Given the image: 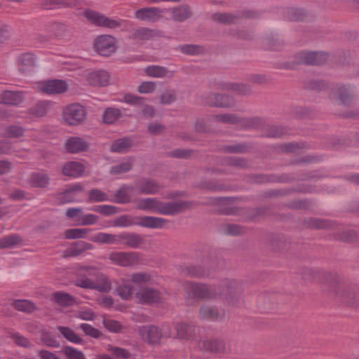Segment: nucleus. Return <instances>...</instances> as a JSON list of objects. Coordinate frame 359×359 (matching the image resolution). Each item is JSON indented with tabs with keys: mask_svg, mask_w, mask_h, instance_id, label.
<instances>
[{
	"mask_svg": "<svg viewBox=\"0 0 359 359\" xmlns=\"http://www.w3.org/2000/svg\"><path fill=\"white\" fill-rule=\"evenodd\" d=\"M191 205L190 201L163 202L156 198H146L137 202V208L163 215H174L182 212Z\"/></svg>",
	"mask_w": 359,
	"mask_h": 359,
	"instance_id": "f257e3e1",
	"label": "nucleus"
},
{
	"mask_svg": "<svg viewBox=\"0 0 359 359\" xmlns=\"http://www.w3.org/2000/svg\"><path fill=\"white\" fill-rule=\"evenodd\" d=\"M218 298H223L233 306H240L244 302L243 283L234 278H224L217 285Z\"/></svg>",
	"mask_w": 359,
	"mask_h": 359,
	"instance_id": "f03ea898",
	"label": "nucleus"
},
{
	"mask_svg": "<svg viewBox=\"0 0 359 359\" xmlns=\"http://www.w3.org/2000/svg\"><path fill=\"white\" fill-rule=\"evenodd\" d=\"M168 221L162 217L154 216L133 217L129 215H121L114 220V226L128 227L134 225L149 229H161Z\"/></svg>",
	"mask_w": 359,
	"mask_h": 359,
	"instance_id": "7ed1b4c3",
	"label": "nucleus"
},
{
	"mask_svg": "<svg viewBox=\"0 0 359 359\" xmlns=\"http://www.w3.org/2000/svg\"><path fill=\"white\" fill-rule=\"evenodd\" d=\"M186 298L194 299H212L218 298L217 287L196 282H187L184 284Z\"/></svg>",
	"mask_w": 359,
	"mask_h": 359,
	"instance_id": "20e7f679",
	"label": "nucleus"
},
{
	"mask_svg": "<svg viewBox=\"0 0 359 359\" xmlns=\"http://www.w3.org/2000/svg\"><path fill=\"white\" fill-rule=\"evenodd\" d=\"M223 263L222 260L217 259L215 256H208L204 259L203 266L191 265L184 268V273L191 278H203L208 276L211 271L217 270L219 265Z\"/></svg>",
	"mask_w": 359,
	"mask_h": 359,
	"instance_id": "39448f33",
	"label": "nucleus"
},
{
	"mask_svg": "<svg viewBox=\"0 0 359 359\" xmlns=\"http://www.w3.org/2000/svg\"><path fill=\"white\" fill-rule=\"evenodd\" d=\"M83 15L90 23L111 29L121 28L126 22L125 20L111 18L90 8L86 9L83 12Z\"/></svg>",
	"mask_w": 359,
	"mask_h": 359,
	"instance_id": "423d86ee",
	"label": "nucleus"
},
{
	"mask_svg": "<svg viewBox=\"0 0 359 359\" xmlns=\"http://www.w3.org/2000/svg\"><path fill=\"white\" fill-rule=\"evenodd\" d=\"M87 112L84 107L79 104L74 103L66 107L63 118L69 126H78L84 122Z\"/></svg>",
	"mask_w": 359,
	"mask_h": 359,
	"instance_id": "0eeeda50",
	"label": "nucleus"
},
{
	"mask_svg": "<svg viewBox=\"0 0 359 359\" xmlns=\"http://www.w3.org/2000/svg\"><path fill=\"white\" fill-rule=\"evenodd\" d=\"M96 51L102 56H109L116 50V39L111 35L97 36L94 43Z\"/></svg>",
	"mask_w": 359,
	"mask_h": 359,
	"instance_id": "6e6552de",
	"label": "nucleus"
},
{
	"mask_svg": "<svg viewBox=\"0 0 359 359\" xmlns=\"http://www.w3.org/2000/svg\"><path fill=\"white\" fill-rule=\"evenodd\" d=\"M256 16V13L251 11H241L236 13H215L211 18L213 21L224 25H231L237 22L241 18H251Z\"/></svg>",
	"mask_w": 359,
	"mask_h": 359,
	"instance_id": "1a4fd4ad",
	"label": "nucleus"
},
{
	"mask_svg": "<svg viewBox=\"0 0 359 359\" xmlns=\"http://www.w3.org/2000/svg\"><path fill=\"white\" fill-rule=\"evenodd\" d=\"M109 259L114 264L124 267L135 266L140 261L136 252H113L109 254Z\"/></svg>",
	"mask_w": 359,
	"mask_h": 359,
	"instance_id": "9d476101",
	"label": "nucleus"
},
{
	"mask_svg": "<svg viewBox=\"0 0 359 359\" xmlns=\"http://www.w3.org/2000/svg\"><path fill=\"white\" fill-rule=\"evenodd\" d=\"M135 296L141 303L145 304H158L162 302L161 292L152 287L147 286L140 289Z\"/></svg>",
	"mask_w": 359,
	"mask_h": 359,
	"instance_id": "9b49d317",
	"label": "nucleus"
},
{
	"mask_svg": "<svg viewBox=\"0 0 359 359\" xmlns=\"http://www.w3.org/2000/svg\"><path fill=\"white\" fill-rule=\"evenodd\" d=\"M86 168V165L79 161H68L61 166L60 172L66 177L79 178L84 175Z\"/></svg>",
	"mask_w": 359,
	"mask_h": 359,
	"instance_id": "f8f14e48",
	"label": "nucleus"
},
{
	"mask_svg": "<svg viewBox=\"0 0 359 359\" xmlns=\"http://www.w3.org/2000/svg\"><path fill=\"white\" fill-rule=\"evenodd\" d=\"M136 187L140 194H156L163 188V185L160 184L156 180L151 178H142L136 182Z\"/></svg>",
	"mask_w": 359,
	"mask_h": 359,
	"instance_id": "ddd939ff",
	"label": "nucleus"
},
{
	"mask_svg": "<svg viewBox=\"0 0 359 359\" xmlns=\"http://www.w3.org/2000/svg\"><path fill=\"white\" fill-rule=\"evenodd\" d=\"M139 334L149 344H158L163 337L159 328L155 325H144L139 328Z\"/></svg>",
	"mask_w": 359,
	"mask_h": 359,
	"instance_id": "4468645a",
	"label": "nucleus"
},
{
	"mask_svg": "<svg viewBox=\"0 0 359 359\" xmlns=\"http://www.w3.org/2000/svg\"><path fill=\"white\" fill-rule=\"evenodd\" d=\"M40 89L46 94H60L67 89V85L65 81L52 79L42 81L40 83Z\"/></svg>",
	"mask_w": 359,
	"mask_h": 359,
	"instance_id": "2eb2a0df",
	"label": "nucleus"
},
{
	"mask_svg": "<svg viewBox=\"0 0 359 359\" xmlns=\"http://www.w3.org/2000/svg\"><path fill=\"white\" fill-rule=\"evenodd\" d=\"M161 10L156 7H145L137 10L135 17L141 21L156 22L161 18Z\"/></svg>",
	"mask_w": 359,
	"mask_h": 359,
	"instance_id": "dca6fc26",
	"label": "nucleus"
},
{
	"mask_svg": "<svg viewBox=\"0 0 359 359\" xmlns=\"http://www.w3.org/2000/svg\"><path fill=\"white\" fill-rule=\"evenodd\" d=\"M198 346L203 351L215 353H224L226 351L224 341L219 339L201 340Z\"/></svg>",
	"mask_w": 359,
	"mask_h": 359,
	"instance_id": "f3484780",
	"label": "nucleus"
},
{
	"mask_svg": "<svg viewBox=\"0 0 359 359\" xmlns=\"http://www.w3.org/2000/svg\"><path fill=\"white\" fill-rule=\"evenodd\" d=\"M160 36V32L147 27H140L132 31L129 39L137 41L151 40Z\"/></svg>",
	"mask_w": 359,
	"mask_h": 359,
	"instance_id": "a211bd4d",
	"label": "nucleus"
},
{
	"mask_svg": "<svg viewBox=\"0 0 359 359\" xmlns=\"http://www.w3.org/2000/svg\"><path fill=\"white\" fill-rule=\"evenodd\" d=\"M88 143L80 137H71L65 142L66 151L70 154H78L85 151L88 148Z\"/></svg>",
	"mask_w": 359,
	"mask_h": 359,
	"instance_id": "6ab92c4d",
	"label": "nucleus"
},
{
	"mask_svg": "<svg viewBox=\"0 0 359 359\" xmlns=\"http://www.w3.org/2000/svg\"><path fill=\"white\" fill-rule=\"evenodd\" d=\"M144 243V236L134 232L121 233V244L133 249H137Z\"/></svg>",
	"mask_w": 359,
	"mask_h": 359,
	"instance_id": "aec40b11",
	"label": "nucleus"
},
{
	"mask_svg": "<svg viewBox=\"0 0 359 359\" xmlns=\"http://www.w3.org/2000/svg\"><path fill=\"white\" fill-rule=\"evenodd\" d=\"M80 4L79 0H42L41 6L44 9L75 8Z\"/></svg>",
	"mask_w": 359,
	"mask_h": 359,
	"instance_id": "412c9836",
	"label": "nucleus"
},
{
	"mask_svg": "<svg viewBox=\"0 0 359 359\" xmlns=\"http://www.w3.org/2000/svg\"><path fill=\"white\" fill-rule=\"evenodd\" d=\"M25 100L22 91L4 90L0 93V103L6 105H18Z\"/></svg>",
	"mask_w": 359,
	"mask_h": 359,
	"instance_id": "4be33fe9",
	"label": "nucleus"
},
{
	"mask_svg": "<svg viewBox=\"0 0 359 359\" xmlns=\"http://www.w3.org/2000/svg\"><path fill=\"white\" fill-rule=\"evenodd\" d=\"M327 60V54L318 52H302L299 62L306 65H320Z\"/></svg>",
	"mask_w": 359,
	"mask_h": 359,
	"instance_id": "5701e85b",
	"label": "nucleus"
},
{
	"mask_svg": "<svg viewBox=\"0 0 359 359\" xmlns=\"http://www.w3.org/2000/svg\"><path fill=\"white\" fill-rule=\"evenodd\" d=\"M19 70L23 74H29L36 66V57L31 53H25L18 57Z\"/></svg>",
	"mask_w": 359,
	"mask_h": 359,
	"instance_id": "b1692460",
	"label": "nucleus"
},
{
	"mask_svg": "<svg viewBox=\"0 0 359 359\" xmlns=\"http://www.w3.org/2000/svg\"><path fill=\"white\" fill-rule=\"evenodd\" d=\"M88 82L95 86H106L110 80L109 74L104 70L94 71L87 75Z\"/></svg>",
	"mask_w": 359,
	"mask_h": 359,
	"instance_id": "393cba45",
	"label": "nucleus"
},
{
	"mask_svg": "<svg viewBox=\"0 0 359 359\" xmlns=\"http://www.w3.org/2000/svg\"><path fill=\"white\" fill-rule=\"evenodd\" d=\"M129 280L140 289L147 287V285H152L154 282L152 276L146 272L132 273L129 276Z\"/></svg>",
	"mask_w": 359,
	"mask_h": 359,
	"instance_id": "a878e982",
	"label": "nucleus"
},
{
	"mask_svg": "<svg viewBox=\"0 0 359 359\" xmlns=\"http://www.w3.org/2000/svg\"><path fill=\"white\" fill-rule=\"evenodd\" d=\"M93 248L92 244L80 241L74 243L64 252V257H77L81 255L86 250Z\"/></svg>",
	"mask_w": 359,
	"mask_h": 359,
	"instance_id": "bb28decb",
	"label": "nucleus"
},
{
	"mask_svg": "<svg viewBox=\"0 0 359 359\" xmlns=\"http://www.w3.org/2000/svg\"><path fill=\"white\" fill-rule=\"evenodd\" d=\"M51 300L56 304L62 307L72 306L76 302L75 298L72 294L62 291L52 293Z\"/></svg>",
	"mask_w": 359,
	"mask_h": 359,
	"instance_id": "cd10ccee",
	"label": "nucleus"
},
{
	"mask_svg": "<svg viewBox=\"0 0 359 359\" xmlns=\"http://www.w3.org/2000/svg\"><path fill=\"white\" fill-rule=\"evenodd\" d=\"M333 93L335 97L340 100L341 104L349 105L353 100V94L349 86L344 85L337 86L333 89Z\"/></svg>",
	"mask_w": 359,
	"mask_h": 359,
	"instance_id": "c85d7f7f",
	"label": "nucleus"
},
{
	"mask_svg": "<svg viewBox=\"0 0 359 359\" xmlns=\"http://www.w3.org/2000/svg\"><path fill=\"white\" fill-rule=\"evenodd\" d=\"M93 290L100 292L107 293L111 291V283L108 277L102 273H97L95 275V280H93Z\"/></svg>",
	"mask_w": 359,
	"mask_h": 359,
	"instance_id": "c756f323",
	"label": "nucleus"
},
{
	"mask_svg": "<svg viewBox=\"0 0 359 359\" xmlns=\"http://www.w3.org/2000/svg\"><path fill=\"white\" fill-rule=\"evenodd\" d=\"M91 241L95 243L102 244L120 245L121 233L111 234L108 233L100 232L95 235Z\"/></svg>",
	"mask_w": 359,
	"mask_h": 359,
	"instance_id": "7c9ffc66",
	"label": "nucleus"
},
{
	"mask_svg": "<svg viewBox=\"0 0 359 359\" xmlns=\"http://www.w3.org/2000/svg\"><path fill=\"white\" fill-rule=\"evenodd\" d=\"M308 273L311 275L314 274L313 278L316 277L323 283L329 285L337 283L339 280V276L336 273H330L327 271H313L308 269Z\"/></svg>",
	"mask_w": 359,
	"mask_h": 359,
	"instance_id": "2f4dec72",
	"label": "nucleus"
},
{
	"mask_svg": "<svg viewBox=\"0 0 359 359\" xmlns=\"http://www.w3.org/2000/svg\"><path fill=\"white\" fill-rule=\"evenodd\" d=\"M200 316L202 318L219 320L224 318L225 313L224 311L219 312L216 307L205 305L200 309Z\"/></svg>",
	"mask_w": 359,
	"mask_h": 359,
	"instance_id": "473e14b6",
	"label": "nucleus"
},
{
	"mask_svg": "<svg viewBox=\"0 0 359 359\" xmlns=\"http://www.w3.org/2000/svg\"><path fill=\"white\" fill-rule=\"evenodd\" d=\"M221 89L226 91H233L238 95H247L252 93L251 88L248 85L240 83H226L221 85Z\"/></svg>",
	"mask_w": 359,
	"mask_h": 359,
	"instance_id": "72a5a7b5",
	"label": "nucleus"
},
{
	"mask_svg": "<svg viewBox=\"0 0 359 359\" xmlns=\"http://www.w3.org/2000/svg\"><path fill=\"white\" fill-rule=\"evenodd\" d=\"M134 189L133 186L123 184L121 186L114 194V201L119 204L128 203L130 201V192Z\"/></svg>",
	"mask_w": 359,
	"mask_h": 359,
	"instance_id": "f704fd0d",
	"label": "nucleus"
},
{
	"mask_svg": "<svg viewBox=\"0 0 359 359\" xmlns=\"http://www.w3.org/2000/svg\"><path fill=\"white\" fill-rule=\"evenodd\" d=\"M28 182L32 187L45 188L50 182V177L46 173L34 172Z\"/></svg>",
	"mask_w": 359,
	"mask_h": 359,
	"instance_id": "c9c22d12",
	"label": "nucleus"
},
{
	"mask_svg": "<svg viewBox=\"0 0 359 359\" xmlns=\"http://www.w3.org/2000/svg\"><path fill=\"white\" fill-rule=\"evenodd\" d=\"M133 146L130 137H123L115 140L111 146L110 151L116 153H126Z\"/></svg>",
	"mask_w": 359,
	"mask_h": 359,
	"instance_id": "e433bc0d",
	"label": "nucleus"
},
{
	"mask_svg": "<svg viewBox=\"0 0 359 359\" xmlns=\"http://www.w3.org/2000/svg\"><path fill=\"white\" fill-rule=\"evenodd\" d=\"M304 225L310 229H324L331 228L332 223L327 219L309 217L304 219Z\"/></svg>",
	"mask_w": 359,
	"mask_h": 359,
	"instance_id": "4c0bfd02",
	"label": "nucleus"
},
{
	"mask_svg": "<svg viewBox=\"0 0 359 359\" xmlns=\"http://www.w3.org/2000/svg\"><path fill=\"white\" fill-rule=\"evenodd\" d=\"M283 18L292 22L302 21L306 16V13L299 8H285L282 11Z\"/></svg>",
	"mask_w": 359,
	"mask_h": 359,
	"instance_id": "58836bf2",
	"label": "nucleus"
},
{
	"mask_svg": "<svg viewBox=\"0 0 359 359\" xmlns=\"http://www.w3.org/2000/svg\"><path fill=\"white\" fill-rule=\"evenodd\" d=\"M175 329L179 337L187 339H192L197 330L195 326L184 323H177Z\"/></svg>",
	"mask_w": 359,
	"mask_h": 359,
	"instance_id": "ea45409f",
	"label": "nucleus"
},
{
	"mask_svg": "<svg viewBox=\"0 0 359 359\" xmlns=\"http://www.w3.org/2000/svg\"><path fill=\"white\" fill-rule=\"evenodd\" d=\"M286 128L274 125H266L263 129V136L266 137H281L287 135Z\"/></svg>",
	"mask_w": 359,
	"mask_h": 359,
	"instance_id": "a19ab883",
	"label": "nucleus"
},
{
	"mask_svg": "<svg viewBox=\"0 0 359 359\" xmlns=\"http://www.w3.org/2000/svg\"><path fill=\"white\" fill-rule=\"evenodd\" d=\"M13 306L19 311L27 313H33L39 309L34 302L28 299H17L13 302Z\"/></svg>",
	"mask_w": 359,
	"mask_h": 359,
	"instance_id": "79ce46f5",
	"label": "nucleus"
},
{
	"mask_svg": "<svg viewBox=\"0 0 359 359\" xmlns=\"http://www.w3.org/2000/svg\"><path fill=\"white\" fill-rule=\"evenodd\" d=\"M172 17L174 20L178 22H183L191 15V11L189 6L183 5L172 8Z\"/></svg>",
	"mask_w": 359,
	"mask_h": 359,
	"instance_id": "37998d69",
	"label": "nucleus"
},
{
	"mask_svg": "<svg viewBox=\"0 0 359 359\" xmlns=\"http://www.w3.org/2000/svg\"><path fill=\"white\" fill-rule=\"evenodd\" d=\"M22 239L18 234H11L0 238V249L10 248L21 244Z\"/></svg>",
	"mask_w": 359,
	"mask_h": 359,
	"instance_id": "c03bdc74",
	"label": "nucleus"
},
{
	"mask_svg": "<svg viewBox=\"0 0 359 359\" xmlns=\"http://www.w3.org/2000/svg\"><path fill=\"white\" fill-rule=\"evenodd\" d=\"M87 196V202L88 203H99L109 201L108 194L99 189L89 190Z\"/></svg>",
	"mask_w": 359,
	"mask_h": 359,
	"instance_id": "a18cd8bd",
	"label": "nucleus"
},
{
	"mask_svg": "<svg viewBox=\"0 0 359 359\" xmlns=\"http://www.w3.org/2000/svg\"><path fill=\"white\" fill-rule=\"evenodd\" d=\"M122 116L120 109L113 107H108L102 115V121L104 123L112 124Z\"/></svg>",
	"mask_w": 359,
	"mask_h": 359,
	"instance_id": "49530a36",
	"label": "nucleus"
},
{
	"mask_svg": "<svg viewBox=\"0 0 359 359\" xmlns=\"http://www.w3.org/2000/svg\"><path fill=\"white\" fill-rule=\"evenodd\" d=\"M49 103L46 101H41L28 109L29 115L35 117L44 116L48 110Z\"/></svg>",
	"mask_w": 359,
	"mask_h": 359,
	"instance_id": "de8ad7c7",
	"label": "nucleus"
},
{
	"mask_svg": "<svg viewBox=\"0 0 359 359\" xmlns=\"http://www.w3.org/2000/svg\"><path fill=\"white\" fill-rule=\"evenodd\" d=\"M57 330L69 341L74 344H81L83 339L81 338L73 330L69 327L59 326Z\"/></svg>",
	"mask_w": 359,
	"mask_h": 359,
	"instance_id": "09e8293b",
	"label": "nucleus"
},
{
	"mask_svg": "<svg viewBox=\"0 0 359 359\" xmlns=\"http://www.w3.org/2000/svg\"><path fill=\"white\" fill-rule=\"evenodd\" d=\"M147 75L154 78H163L168 75L167 68L158 65H150L145 69Z\"/></svg>",
	"mask_w": 359,
	"mask_h": 359,
	"instance_id": "8fccbe9b",
	"label": "nucleus"
},
{
	"mask_svg": "<svg viewBox=\"0 0 359 359\" xmlns=\"http://www.w3.org/2000/svg\"><path fill=\"white\" fill-rule=\"evenodd\" d=\"M249 147L245 142L233 145H224L222 150L229 154H245L248 151Z\"/></svg>",
	"mask_w": 359,
	"mask_h": 359,
	"instance_id": "3c124183",
	"label": "nucleus"
},
{
	"mask_svg": "<svg viewBox=\"0 0 359 359\" xmlns=\"http://www.w3.org/2000/svg\"><path fill=\"white\" fill-rule=\"evenodd\" d=\"M90 231L89 229H69L65 231L64 236L67 239L83 238Z\"/></svg>",
	"mask_w": 359,
	"mask_h": 359,
	"instance_id": "603ef678",
	"label": "nucleus"
},
{
	"mask_svg": "<svg viewBox=\"0 0 359 359\" xmlns=\"http://www.w3.org/2000/svg\"><path fill=\"white\" fill-rule=\"evenodd\" d=\"M107 351H109L114 358L117 359H128L130 357V353L123 348L107 345Z\"/></svg>",
	"mask_w": 359,
	"mask_h": 359,
	"instance_id": "864d4df0",
	"label": "nucleus"
},
{
	"mask_svg": "<svg viewBox=\"0 0 359 359\" xmlns=\"http://www.w3.org/2000/svg\"><path fill=\"white\" fill-rule=\"evenodd\" d=\"M214 120L218 123L239 124L241 118L233 114H217L214 116Z\"/></svg>",
	"mask_w": 359,
	"mask_h": 359,
	"instance_id": "5fc2aeb1",
	"label": "nucleus"
},
{
	"mask_svg": "<svg viewBox=\"0 0 359 359\" xmlns=\"http://www.w3.org/2000/svg\"><path fill=\"white\" fill-rule=\"evenodd\" d=\"M90 210L104 216H110L118 212V208L111 205H95Z\"/></svg>",
	"mask_w": 359,
	"mask_h": 359,
	"instance_id": "6e6d98bb",
	"label": "nucleus"
},
{
	"mask_svg": "<svg viewBox=\"0 0 359 359\" xmlns=\"http://www.w3.org/2000/svg\"><path fill=\"white\" fill-rule=\"evenodd\" d=\"M224 163L226 165L234 167V168H247L248 165V161L245 158L242 157H233V156H229L226 157L224 159Z\"/></svg>",
	"mask_w": 359,
	"mask_h": 359,
	"instance_id": "4d7b16f0",
	"label": "nucleus"
},
{
	"mask_svg": "<svg viewBox=\"0 0 359 359\" xmlns=\"http://www.w3.org/2000/svg\"><path fill=\"white\" fill-rule=\"evenodd\" d=\"M67 359H86L83 353L70 346H65L61 351Z\"/></svg>",
	"mask_w": 359,
	"mask_h": 359,
	"instance_id": "13d9d810",
	"label": "nucleus"
},
{
	"mask_svg": "<svg viewBox=\"0 0 359 359\" xmlns=\"http://www.w3.org/2000/svg\"><path fill=\"white\" fill-rule=\"evenodd\" d=\"M180 50L186 55H200L204 53V48L199 45L185 44L180 46Z\"/></svg>",
	"mask_w": 359,
	"mask_h": 359,
	"instance_id": "bf43d9fd",
	"label": "nucleus"
},
{
	"mask_svg": "<svg viewBox=\"0 0 359 359\" xmlns=\"http://www.w3.org/2000/svg\"><path fill=\"white\" fill-rule=\"evenodd\" d=\"M216 107L229 108L236 104V101L233 97L227 95L217 93V99L216 100Z\"/></svg>",
	"mask_w": 359,
	"mask_h": 359,
	"instance_id": "052dcab7",
	"label": "nucleus"
},
{
	"mask_svg": "<svg viewBox=\"0 0 359 359\" xmlns=\"http://www.w3.org/2000/svg\"><path fill=\"white\" fill-rule=\"evenodd\" d=\"M133 286L130 283H124L116 288L117 294L124 300H128L132 297Z\"/></svg>",
	"mask_w": 359,
	"mask_h": 359,
	"instance_id": "680f3d73",
	"label": "nucleus"
},
{
	"mask_svg": "<svg viewBox=\"0 0 359 359\" xmlns=\"http://www.w3.org/2000/svg\"><path fill=\"white\" fill-rule=\"evenodd\" d=\"M79 328L85 333L86 335L94 339H99L103 335L100 330L87 323L81 324L79 325Z\"/></svg>",
	"mask_w": 359,
	"mask_h": 359,
	"instance_id": "e2e57ef3",
	"label": "nucleus"
},
{
	"mask_svg": "<svg viewBox=\"0 0 359 359\" xmlns=\"http://www.w3.org/2000/svg\"><path fill=\"white\" fill-rule=\"evenodd\" d=\"M25 129L18 125H11L6 128L5 133L8 137L18 138L24 135Z\"/></svg>",
	"mask_w": 359,
	"mask_h": 359,
	"instance_id": "0e129e2a",
	"label": "nucleus"
},
{
	"mask_svg": "<svg viewBox=\"0 0 359 359\" xmlns=\"http://www.w3.org/2000/svg\"><path fill=\"white\" fill-rule=\"evenodd\" d=\"M103 325L109 332L114 333L121 332L123 330V326L120 322L111 319L104 320Z\"/></svg>",
	"mask_w": 359,
	"mask_h": 359,
	"instance_id": "69168bd1",
	"label": "nucleus"
},
{
	"mask_svg": "<svg viewBox=\"0 0 359 359\" xmlns=\"http://www.w3.org/2000/svg\"><path fill=\"white\" fill-rule=\"evenodd\" d=\"M204 189L211 191H222L227 189L226 187L217 180H210L202 184Z\"/></svg>",
	"mask_w": 359,
	"mask_h": 359,
	"instance_id": "338daca9",
	"label": "nucleus"
},
{
	"mask_svg": "<svg viewBox=\"0 0 359 359\" xmlns=\"http://www.w3.org/2000/svg\"><path fill=\"white\" fill-rule=\"evenodd\" d=\"M93 280L88 278L84 275H79L77 276L76 279L74 280V285L77 287L83 288V289H90L93 290Z\"/></svg>",
	"mask_w": 359,
	"mask_h": 359,
	"instance_id": "774afa93",
	"label": "nucleus"
}]
</instances>
